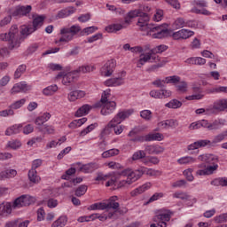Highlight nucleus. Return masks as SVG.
Wrapping results in <instances>:
<instances>
[{"mask_svg":"<svg viewBox=\"0 0 227 227\" xmlns=\"http://www.w3.org/2000/svg\"><path fill=\"white\" fill-rule=\"evenodd\" d=\"M45 20V16H35L33 20V26L23 25L19 29L17 25H13L9 29L8 34H1L0 40L3 42H8L9 49H19L20 44L26 38L35 33V31L40 29L43 26V21Z\"/></svg>","mask_w":227,"mask_h":227,"instance_id":"obj_1","label":"nucleus"},{"mask_svg":"<svg viewBox=\"0 0 227 227\" xmlns=\"http://www.w3.org/2000/svg\"><path fill=\"white\" fill-rule=\"evenodd\" d=\"M36 201V199L31 197L29 195H21L20 197L17 198L12 206L11 203H2L0 204L1 207V215H10L12 214V208H20V207H29V205H33Z\"/></svg>","mask_w":227,"mask_h":227,"instance_id":"obj_2","label":"nucleus"},{"mask_svg":"<svg viewBox=\"0 0 227 227\" xmlns=\"http://www.w3.org/2000/svg\"><path fill=\"white\" fill-rule=\"evenodd\" d=\"M108 97H111V89L105 90L102 94L100 101L96 103L94 106V107H102L101 114H103V116L113 114L116 109V102L109 101L107 99Z\"/></svg>","mask_w":227,"mask_h":227,"instance_id":"obj_3","label":"nucleus"},{"mask_svg":"<svg viewBox=\"0 0 227 227\" xmlns=\"http://www.w3.org/2000/svg\"><path fill=\"white\" fill-rule=\"evenodd\" d=\"M143 35H145L146 36H152V38H168V36H171V30L164 28L162 25H151L146 27Z\"/></svg>","mask_w":227,"mask_h":227,"instance_id":"obj_4","label":"nucleus"},{"mask_svg":"<svg viewBox=\"0 0 227 227\" xmlns=\"http://www.w3.org/2000/svg\"><path fill=\"white\" fill-rule=\"evenodd\" d=\"M81 31V27L78 25H73L71 27H65L60 30V35L62 36L59 40V42H71L74 40V36L77 35Z\"/></svg>","mask_w":227,"mask_h":227,"instance_id":"obj_5","label":"nucleus"},{"mask_svg":"<svg viewBox=\"0 0 227 227\" xmlns=\"http://www.w3.org/2000/svg\"><path fill=\"white\" fill-rule=\"evenodd\" d=\"M171 220V213H160L153 216V221L156 223H152L150 227H167V222Z\"/></svg>","mask_w":227,"mask_h":227,"instance_id":"obj_6","label":"nucleus"},{"mask_svg":"<svg viewBox=\"0 0 227 227\" xmlns=\"http://www.w3.org/2000/svg\"><path fill=\"white\" fill-rule=\"evenodd\" d=\"M31 10H33L31 5H18L12 9H10L9 12L12 17L20 19L21 17H27V15L31 13Z\"/></svg>","mask_w":227,"mask_h":227,"instance_id":"obj_7","label":"nucleus"},{"mask_svg":"<svg viewBox=\"0 0 227 227\" xmlns=\"http://www.w3.org/2000/svg\"><path fill=\"white\" fill-rule=\"evenodd\" d=\"M163 137L162 134L160 133H150L145 136H138L136 137L135 138H131L130 141L132 143H145L150 142V141H162Z\"/></svg>","mask_w":227,"mask_h":227,"instance_id":"obj_8","label":"nucleus"},{"mask_svg":"<svg viewBox=\"0 0 227 227\" xmlns=\"http://www.w3.org/2000/svg\"><path fill=\"white\" fill-rule=\"evenodd\" d=\"M62 77V84L64 86H68L69 84H72L77 77H79V74H76L75 71L69 72V73H65V72H60L57 75V79H59Z\"/></svg>","mask_w":227,"mask_h":227,"instance_id":"obj_9","label":"nucleus"},{"mask_svg":"<svg viewBox=\"0 0 227 227\" xmlns=\"http://www.w3.org/2000/svg\"><path fill=\"white\" fill-rule=\"evenodd\" d=\"M139 175L138 169L132 171L130 168H126L121 172L115 173V176H127L128 180H132L133 182L139 180Z\"/></svg>","mask_w":227,"mask_h":227,"instance_id":"obj_10","label":"nucleus"},{"mask_svg":"<svg viewBox=\"0 0 227 227\" xmlns=\"http://www.w3.org/2000/svg\"><path fill=\"white\" fill-rule=\"evenodd\" d=\"M138 17L139 18L137 26H138L140 31H143L145 33L147 27L152 25L148 24V22L150 21V16H148L147 13L141 12Z\"/></svg>","mask_w":227,"mask_h":227,"instance_id":"obj_11","label":"nucleus"},{"mask_svg":"<svg viewBox=\"0 0 227 227\" xmlns=\"http://www.w3.org/2000/svg\"><path fill=\"white\" fill-rule=\"evenodd\" d=\"M118 200V196L110 197L106 202V210H114V212H119V214H123V211L120 209V203L116 200Z\"/></svg>","mask_w":227,"mask_h":227,"instance_id":"obj_12","label":"nucleus"},{"mask_svg":"<svg viewBox=\"0 0 227 227\" xmlns=\"http://www.w3.org/2000/svg\"><path fill=\"white\" fill-rule=\"evenodd\" d=\"M116 62L114 59H110L102 67L101 74H103L105 77H111V75H113V72H114Z\"/></svg>","mask_w":227,"mask_h":227,"instance_id":"obj_13","label":"nucleus"},{"mask_svg":"<svg viewBox=\"0 0 227 227\" xmlns=\"http://www.w3.org/2000/svg\"><path fill=\"white\" fill-rule=\"evenodd\" d=\"M194 32L187 29H181L177 32H175L170 35L174 40H187V38H191V36H193Z\"/></svg>","mask_w":227,"mask_h":227,"instance_id":"obj_14","label":"nucleus"},{"mask_svg":"<svg viewBox=\"0 0 227 227\" xmlns=\"http://www.w3.org/2000/svg\"><path fill=\"white\" fill-rule=\"evenodd\" d=\"M132 113H134L133 110L119 112L114 116V118L112 119V121H114L117 125H120V123H121V121H123L124 120H127V118H129V116H130V114H132Z\"/></svg>","mask_w":227,"mask_h":227,"instance_id":"obj_15","label":"nucleus"},{"mask_svg":"<svg viewBox=\"0 0 227 227\" xmlns=\"http://www.w3.org/2000/svg\"><path fill=\"white\" fill-rule=\"evenodd\" d=\"M198 160L207 164H215V162H219V157L210 153L201 154L198 157Z\"/></svg>","mask_w":227,"mask_h":227,"instance_id":"obj_16","label":"nucleus"},{"mask_svg":"<svg viewBox=\"0 0 227 227\" xmlns=\"http://www.w3.org/2000/svg\"><path fill=\"white\" fill-rule=\"evenodd\" d=\"M113 128H114V121L111 120L108 122V125H106L102 130L99 135L100 139H103V141L100 143L99 146H102V145H106V141H104V137L105 136H109L111 132H113Z\"/></svg>","mask_w":227,"mask_h":227,"instance_id":"obj_17","label":"nucleus"},{"mask_svg":"<svg viewBox=\"0 0 227 227\" xmlns=\"http://www.w3.org/2000/svg\"><path fill=\"white\" fill-rule=\"evenodd\" d=\"M217 168H219V165L214 163L213 165L207 166L204 169L198 170L196 172V175H199V176H205L207 175H214L215 171H217Z\"/></svg>","mask_w":227,"mask_h":227,"instance_id":"obj_18","label":"nucleus"},{"mask_svg":"<svg viewBox=\"0 0 227 227\" xmlns=\"http://www.w3.org/2000/svg\"><path fill=\"white\" fill-rule=\"evenodd\" d=\"M211 109H213V111H219L220 113L227 111V99L222 98L215 101L213 104V108Z\"/></svg>","mask_w":227,"mask_h":227,"instance_id":"obj_19","label":"nucleus"},{"mask_svg":"<svg viewBox=\"0 0 227 227\" xmlns=\"http://www.w3.org/2000/svg\"><path fill=\"white\" fill-rule=\"evenodd\" d=\"M31 90V86L26 84V82H19L16 83L12 89V93H20V91H29Z\"/></svg>","mask_w":227,"mask_h":227,"instance_id":"obj_20","label":"nucleus"},{"mask_svg":"<svg viewBox=\"0 0 227 227\" xmlns=\"http://www.w3.org/2000/svg\"><path fill=\"white\" fill-rule=\"evenodd\" d=\"M122 84H125V80L120 76L108 79L105 82V86H121Z\"/></svg>","mask_w":227,"mask_h":227,"instance_id":"obj_21","label":"nucleus"},{"mask_svg":"<svg viewBox=\"0 0 227 227\" xmlns=\"http://www.w3.org/2000/svg\"><path fill=\"white\" fill-rule=\"evenodd\" d=\"M150 187H152V183H145L142 186L133 190L130 192V196H132L133 198H135L136 196H139V194H143V192H145V191H148Z\"/></svg>","mask_w":227,"mask_h":227,"instance_id":"obj_22","label":"nucleus"},{"mask_svg":"<svg viewBox=\"0 0 227 227\" xmlns=\"http://www.w3.org/2000/svg\"><path fill=\"white\" fill-rule=\"evenodd\" d=\"M159 125L163 129H169V128L175 129V127H178V121L174 119L166 120V121H160Z\"/></svg>","mask_w":227,"mask_h":227,"instance_id":"obj_23","label":"nucleus"},{"mask_svg":"<svg viewBox=\"0 0 227 227\" xmlns=\"http://www.w3.org/2000/svg\"><path fill=\"white\" fill-rule=\"evenodd\" d=\"M93 109V107L90 105L82 106L75 113L74 116L81 117L86 114H90V112Z\"/></svg>","mask_w":227,"mask_h":227,"instance_id":"obj_24","label":"nucleus"},{"mask_svg":"<svg viewBox=\"0 0 227 227\" xmlns=\"http://www.w3.org/2000/svg\"><path fill=\"white\" fill-rule=\"evenodd\" d=\"M226 137H227V130L223 131L222 133L215 136L213 140L211 141L212 146H217V145H219V143H223V141H224V138Z\"/></svg>","mask_w":227,"mask_h":227,"instance_id":"obj_25","label":"nucleus"},{"mask_svg":"<svg viewBox=\"0 0 227 227\" xmlns=\"http://www.w3.org/2000/svg\"><path fill=\"white\" fill-rule=\"evenodd\" d=\"M221 125H224L221 120H215L212 123L206 120V129H207V130H218Z\"/></svg>","mask_w":227,"mask_h":227,"instance_id":"obj_26","label":"nucleus"},{"mask_svg":"<svg viewBox=\"0 0 227 227\" xmlns=\"http://www.w3.org/2000/svg\"><path fill=\"white\" fill-rule=\"evenodd\" d=\"M86 95L82 90H74L68 94L69 102H75L78 98H82Z\"/></svg>","mask_w":227,"mask_h":227,"instance_id":"obj_27","label":"nucleus"},{"mask_svg":"<svg viewBox=\"0 0 227 227\" xmlns=\"http://www.w3.org/2000/svg\"><path fill=\"white\" fill-rule=\"evenodd\" d=\"M141 13V11L139 10H133L128 12L127 16L125 17L124 23L127 24V26L130 25V22H132V19H136V17H139Z\"/></svg>","mask_w":227,"mask_h":227,"instance_id":"obj_28","label":"nucleus"},{"mask_svg":"<svg viewBox=\"0 0 227 227\" xmlns=\"http://www.w3.org/2000/svg\"><path fill=\"white\" fill-rule=\"evenodd\" d=\"M49 120H51V114L44 113L43 115L35 119V125H37V127H43V125H44L43 123H45L46 121H49Z\"/></svg>","mask_w":227,"mask_h":227,"instance_id":"obj_29","label":"nucleus"},{"mask_svg":"<svg viewBox=\"0 0 227 227\" xmlns=\"http://www.w3.org/2000/svg\"><path fill=\"white\" fill-rule=\"evenodd\" d=\"M151 59H152V54L149 53V51L146 52L145 54L142 53L137 64V68H141V67H143L145 63H148V61H150Z\"/></svg>","mask_w":227,"mask_h":227,"instance_id":"obj_30","label":"nucleus"},{"mask_svg":"<svg viewBox=\"0 0 227 227\" xmlns=\"http://www.w3.org/2000/svg\"><path fill=\"white\" fill-rule=\"evenodd\" d=\"M20 129H22V125L20 124L12 125L5 130V136H13L15 134H20Z\"/></svg>","mask_w":227,"mask_h":227,"instance_id":"obj_31","label":"nucleus"},{"mask_svg":"<svg viewBox=\"0 0 227 227\" xmlns=\"http://www.w3.org/2000/svg\"><path fill=\"white\" fill-rule=\"evenodd\" d=\"M13 176H17V170L15 169L4 170L0 173V180H4V178H13Z\"/></svg>","mask_w":227,"mask_h":227,"instance_id":"obj_32","label":"nucleus"},{"mask_svg":"<svg viewBox=\"0 0 227 227\" xmlns=\"http://www.w3.org/2000/svg\"><path fill=\"white\" fill-rule=\"evenodd\" d=\"M28 179L32 182V184H39L40 183V176H38L36 170L35 168H31L28 171Z\"/></svg>","mask_w":227,"mask_h":227,"instance_id":"obj_33","label":"nucleus"},{"mask_svg":"<svg viewBox=\"0 0 227 227\" xmlns=\"http://www.w3.org/2000/svg\"><path fill=\"white\" fill-rule=\"evenodd\" d=\"M67 223H68V218L62 215L51 224V227H63L67 225Z\"/></svg>","mask_w":227,"mask_h":227,"instance_id":"obj_34","label":"nucleus"},{"mask_svg":"<svg viewBox=\"0 0 227 227\" xmlns=\"http://www.w3.org/2000/svg\"><path fill=\"white\" fill-rule=\"evenodd\" d=\"M58 91V85H51L43 90V93L46 96H52Z\"/></svg>","mask_w":227,"mask_h":227,"instance_id":"obj_35","label":"nucleus"},{"mask_svg":"<svg viewBox=\"0 0 227 227\" xmlns=\"http://www.w3.org/2000/svg\"><path fill=\"white\" fill-rule=\"evenodd\" d=\"M37 129L42 134H54L55 132L54 127L46 124L37 127Z\"/></svg>","mask_w":227,"mask_h":227,"instance_id":"obj_36","label":"nucleus"},{"mask_svg":"<svg viewBox=\"0 0 227 227\" xmlns=\"http://www.w3.org/2000/svg\"><path fill=\"white\" fill-rule=\"evenodd\" d=\"M206 126H207V120H201V121H198L196 122H192L190 125V129L192 130H198V129H201V127L206 129Z\"/></svg>","mask_w":227,"mask_h":227,"instance_id":"obj_37","label":"nucleus"},{"mask_svg":"<svg viewBox=\"0 0 227 227\" xmlns=\"http://www.w3.org/2000/svg\"><path fill=\"white\" fill-rule=\"evenodd\" d=\"M168 109H180L182 107V102L177 99H172L165 105Z\"/></svg>","mask_w":227,"mask_h":227,"instance_id":"obj_38","label":"nucleus"},{"mask_svg":"<svg viewBox=\"0 0 227 227\" xmlns=\"http://www.w3.org/2000/svg\"><path fill=\"white\" fill-rule=\"evenodd\" d=\"M173 198H176L177 200H183V201H189V200H191V195L184 192H176L175 193H173Z\"/></svg>","mask_w":227,"mask_h":227,"instance_id":"obj_39","label":"nucleus"},{"mask_svg":"<svg viewBox=\"0 0 227 227\" xmlns=\"http://www.w3.org/2000/svg\"><path fill=\"white\" fill-rule=\"evenodd\" d=\"M138 173H140L139 178H141L143 175H148L149 176H153L155 175V170L152 168H146L145 167H140L138 168Z\"/></svg>","mask_w":227,"mask_h":227,"instance_id":"obj_40","label":"nucleus"},{"mask_svg":"<svg viewBox=\"0 0 227 227\" xmlns=\"http://www.w3.org/2000/svg\"><path fill=\"white\" fill-rule=\"evenodd\" d=\"M88 192V185L82 184L80 185L74 192L75 196L77 198H81V196H84Z\"/></svg>","mask_w":227,"mask_h":227,"instance_id":"obj_41","label":"nucleus"},{"mask_svg":"<svg viewBox=\"0 0 227 227\" xmlns=\"http://www.w3.org/2000/svg\"><path fill=\"white\" fill-rule=\"evenodd\" d=\"M120 153V150L118 149H110L102 153L103 159H109V157H114V155H118Z\"/></svg>","mask_w":227,"mask_h":227,"instance_id":"obj_42","label":"nucleus"},{"mask_svg":"<svg viewBox=\"0 0 227 227\" xmlns=\"http://www.w3.org/2000/svg\"><path fill=\"white\" fill-rule=\"evenodd\" d=\"M174 29H182V27H185V20L184 18H177L173 23Z\"/></svg>","mask_w":227,"mask_h":227,"instance_id":"obj_43","label":"nucleus"},{"mask_svg":"<svg viewBox=\"0 0 227 227\" xmlns=\"http://www.w3.org/2000/svg\"><path fill=\"white\" fill-rule=\"evenodd\" d=\"M24 104H26V98H22L12 103L9 107H11L12 111H15L17 109H20Z\"/></svg>","mask_w":227,"mask_h":227,"instance_id":"obj_44","label":"nucleus"},{"mask_svg":"<svg viewBox=\"0 0 227 227\" xmlns=\"http://www.w3.org/2000/svg\"><path fill=\"white\" fill-rule=\"evenodd\" d=\"M168 51V46L164 44L158 45L152 49L153 54H162V52H166Z\"/></svg>","mask_w":227,"mask_h":227,"instance_id":"obj_45","label":"nucleus"},{"mask_svg":"<svg viewBox=\"0 0 227 227\" xmlns=\"http://www.w3.org/2000/svg\"><path fill=\"white\" fill-rule=\"evenodd\" d=\"M178 164H192V162H196V159L191 156H185L177 160Z\"/></svg>","mask_w":227,"mask_h":227,"instance_id":"obj_46","label":"nucleus"},{"mask_svg":"<svg viewBox=\"0 0 227 227\" xmlns=\"http://www.w3.org/2000/svg\"><path fill=\"white\" fill-rule=\"evenodd\" d=\"M89 72H91V67H90L89 65L81 66L79 67V68L74 70L76 75H79V74H88Z\"/></svg>","mask_w":227,"mask_h":227,"instance_id":"obj_47","label":"nucleus"},{"mask_svg":"<svg viewBox=\"0 0 227 227\" xmlns=\"http://www.w3.org/2000/svg\"><path fill=\"white\" fill-rule=\"evenodd\" d=\"M146 157V153L143 150L137 151L132 155V160H140V159H145Z\"/></svg>","mask_w":227,"mask_h":227,"instance_id":"obj_48","label":"nucleus"},{"mask_svg":"<svg viewBox=\"0 0 227 227\" xmlns=\"http://www.w3.org/2000/svg\"><path fill=\"white\" fill-rule=\"evenodd\" d=\"M26 68H27L26 65L20 66L14 73V79H20V77L22 76V74L26 72Z\"/></svg>","mask_w":227,"mask_h":227,"instance_id":"obj_49","label":"nucleus"},{"mask_svg":"<svg viewBox=\"0 0 227 227\" xmlns=\"http://www.w3.org/2000/svg\"><path fill=\"white\" fill-rule=\"evenodd\" d=\"M90 210H106V202H98L90 206Z\"/></svg>","mask_w":227,"mask_h":227,"instance_id":"obj_50","label":"nucleus"},{"mask_svg":"<svg viewBox=\"0 0 227 227\" xmlns=\"http://www.w3.org/2000/svg\"><path fill=\"white\" fill-rule=\"evenodd\" d=\"M96 127H98V123L89 125L87 128L80 132V136L84 137L87 134H90V132H91V130H94Z\"/></svg>","mask_w":227,"mask_h":227,"instance_id":"obj_51","label":"nucleus"},{"mask_svg":"<svg viewBox=\"0 0 227 227\" xmlns=\"http://www.w3.org/2000/svg\"><path fill=\"white\" fill-rule=\"evenodd\" d=\"M166 84H176V82H180V76L173 75L165 78Z\"/></svg>","mask_w":227,"mask_h":227,"instance_id":"obj_52","label":"nucleus"},{"mask_svg":"<svg viewBox=\"0 0 227 227\" xmlns=\"http://www.w3.org/2000/svg\"><path fill=\"white\" fill-rule=\"evenodd\" d=\"M75 175V168H70L66 171L64 175L61 176L62 180H70V176Z\"/></svg>","mask_w":227,"mask_h":227,"instance_id":"obj_53","label":"nucleus"},{"mask_svg":"<svg viewBox=\"0 0 227 227\" xmlns=\"http://www.w3.org/2000/svg\"><path fill=\"white\" fill-rule=\"evenodd\" d=\"M7 146L12 150H17L22 146V144L19 140H12L8 142Z\"/></svg>","mask_w":227,"mask_h":227,"instance_id":"obj_54","label":"nucleus"},{"mask_svg":"<svg viewBox=\"0 0 227 227\" xmlns=\"http://www.w3.org/2000/svg\"><path fill=\"white\" fill-rule=\"evenodd\" d=\"M198 148H205V146H212V141L208 139L196 141Z\"/></svg>","mask_w":227,"mask_h":227,"instance_id":"obj_55","label":"nucleus"},{"mask_svg":"<svg viewBox=\"0 0 227 227\" xmlns=\"http://www.w3.org/2000/svg\"><path fill=\"white\" fill-rule=\"evenodd\" d=\"M79 171H82V173H91L93 171V164L89 163L86 165H82L80 168Z\"/></svg>","mask_w":227,"mask_h":227,"instance_id":"obj_56","label":"nucleus"},{"mask_svg":"<svg viewBox=\"0 0 227 227\" xmlns=\"http://www.w3.org/2000/svg\"><path fill=\"white\" fill-rule=\"evenodd\" d=\"M192 13H198V14H201V15H210V12L207 9H202V10H200L196 7H193L192 10H191Z\"/></svg>","mask_w":227,"mask_h":227,"instance_id":"obj_57","label":"nucleus"},{"mask_svg":"<svg viewBox=\"0 0 227 227\" xmlns=\"http://www.w3.org/2000/svg\"><path fill=\"white\" fill-rule=\"evenodd\" d=\"M164 65H166V61H161L156 65H153L151 66L148 69L147 72H155V70L159 69V68H162V67H164Z\"/></svg>","mask_w":227,"mask_h":227,"instance_id":"obj_58","label":"nucleus"},{"mask_svg":"<svg viewBox=\"0 0 227 227\" xmlns=\"http://www.w3.org/2000/svg\"><path fill=\"white\" fill-rule=\"evenodd\" d=\"M183 174L185 176V178L188 180V182H192V180H194V176H192V168L184 170Z\"/></svg>","mask_w":227,"mask_h":227,"instance_id":"obj_59","label":"nucleus"},{"mask_svg":"<svg viewBox=\"0 0 227 227\" xmlns=\"http://www.w3.org/2000/svg\"><path fill=\"white\" fill-rule=\"evenodd\" d=\"M139 132H143V129H141V127H135L129 131L128 136L129 137H134L135 136H137Z\"/></svg>","mask_w":227,"mask_h":227,"instance_id":"obj_60","label":"nucleus"},{"mask_svg":"<svg viewBox=\"0 0 227 227\" xmlns=\"http://www.w3.org/2000/svg\"><path fill=\"white\" fill-rule=\"evenodd\" d=\"M141 118H144V120L150 121L152 120V111L150 110H144L140 113Z\"/></svg>","mask_w":227,"mask_h":227,"instance_id":"obj_61","label":"nucleus"},{"mask_svg":"<svg viewBox=\"0 0 227 227\" xmlns=\"http://www.w3.org/2000/svg\"><path fill=\"white\" fill-rule=\"evenodd\" d=\"M13 114H15V112L12 110L10 106L7 110L0 111V116L4 118H6V116H13Z\"/></svg>","mask_w":227,"mask_h":227,"instance_id":"obj_62","label":"nucleus"},{"mask_svg":"<svg viewBox=\"0 0 227 227\" xmlns=\"http://www.w3.org/2000/svg\"><path fill=\"white\" fill-rule=\"evenodd\" d=\"M177 90L181 91L182 93H185L187 91V82H181L179 84L176 86Z\"/></svg>","mask_w":227,"mask_h":227,"instance_id":"obj_63","label":"nucleus"},{"mask_svg":"<svg viewBox=\"0 0 227 227\" xmlns=\"http://www.w3.org/2000/svg\"><path fill=\"white\" fill-rule=\"evenodd\" d=\"M215 223H226L227 221V214L220 215L219 216L215 217Z\"/></svg>","mask_w":227,"mask_h":227,"instance_id":"obj_64","label":"nucleus"}]
</instances>
